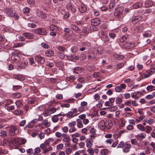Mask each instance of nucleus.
I'll return each mask as SVG.
<instances>
[{
    "label": "nucleus",
    "instance_id": "nucleus-1",
    "mask_svg": "<svg viewBox=\"0 0 155 155\" xmlns=\"http://www.w3.org/2000/svg\"><path fill=\"white\" fill-rule=\"evenodd\" d=\"M86 146L89 148L87 150V152L89 153V155H94V153H95L96 154H97L99 152V149L97 148L94 149L91 148L92 143L90 140H86Z\"/></svg>",
    "mask_w": 155,
    "mask_h": 155
},
{
    "label": "nucleus",
    "instance_id": "nucleus-2",
    "mask_svg": "<svg viewBox=\"0 0 155 155\" xmlns=\"http://www.w3.org/2000/svg\"><path fill=\"white\" fill-rule=\"evenodd\" d=\"M4 10L5 12L7 15L12 17L18 20V19L19 16L17 14L14 13L12 8L7 7L5 8Z\"/></svg>",
    "mask_w": 155,
    "mask_h": 155
},
{
    "label": "nucleus",
    "instance_id": "nucleus-3",
    "mask_svg": "<svg viewBox=\"0 0 155 155\" xmlns=\"http://www.w3.org/2000/svg\"><path fill=\"white\" fill-rule=\"evenodd\" d=\"M34 32L36 34L42 35H45L47 33L46 30L45 29L42 28L36 29L34 30Z\"/></svg>",
    "mask_w": 155,
    "mask_h": 155
},
{
    "label": "nucleus",
    "instance_id": "nucleus-4",
    "mask_svg": "<svg viewBox=\"0 0 155 155\" xmlns=\"http://www.w3.org/2000/svg\"><path fill=\"white\" fill-rule=\"evenodd\" d=\"M101 21L100 19L97 18L92 19L91 20V23L92 25L96 26L99 25L101 23Z\"/></svg>",
    "mask_w": 155,
    "mask_h": 155
},
{
    "label": "nucleus",
    "instance_id": "nucleus-5",
    "mask_svg": "<svg viewBox=\"0 0 155 155\" xmlns=\"http://www.w3.org/2000/svg\"><path fill=\"white\" fill-rule=\"evenodd\" d=\"M123 12V9L122 7L117 8L114 12V15L115 16H119L121 15Z\"/></svg>",
    "mask_w": 155,
    "mask_h": 155
},
{
    "label": "nucleus",
    "instance_id": "nucleus-6",
    "mask_svg": "<svg viewBox=\"0 0 155 155\" xmlns=\"http://www.w3.org/2000/svg\"><path fill=\"white\" fill-rule=\"evenodd\" d=\"M126 86L124 84H121L120 86H117L115 87V90L116 92H121L123 89L126 88Z\"/></svg>",
    "mask_w": 155,
    "mask_h": 155
},
{
    "label": "nucleus",
    "instance_id": "nucleus-7",
    "mask_svg": "<svg viewBox=\"0 0 155 155\" xmlns=\"http://www.w3.org/2000/svg\"><path fill=\"white\" fill-rule=\"evenodd\" d=\"M9 134L11 136H13L15 135V131L17 130V128L16 127L13 126L10 127Z\"/></svg>",
    "mask_w": 155,
    "mask_h": 155
},
{
    "label": "nucleus",
    "instance_id": "nucleus-8",
    "mask_svg": "<svg viewBox=\"0 0 155 155\" xmlns=\"http://www.w3.org/2000/svg\"><path fill=\"white\" fill-rule=\"evenodd\" d=\"M131 147V144H127L126 143L124 147V148L123 149V151L125 153L128 152L130 150Z\"/></svg>",
    "mask_w": 155,
    "mask_h": 155
},
{
    "label": "nucleus",
    "instance_id": "nucleus-9",
    "mask_svg": "<svg viewBox=\"0 0 155 155\" xmlns=\"http://www.w3.org/2000/svg\"><path fill=\"white\" fill-rule=\"evenodd\" d=\"M11 60L15 62H17L19 61L20 58L17 54H12L11 57Z\"/></svg>",
    "mask_w": 155,
    "mask_h": 155
},
{
    "label": "nucleus",
    "instance_id": "nucleus-10",
    "mask_svg": "<svg viewBox=\"0 0 155 155\" xmlns=\"http://www.w3.org/2000/svg\"><path fill=\"white\" fill-rule=\"evenodd\" d=\"M134 46V44L131 42H125L124 45V48L127 49H130L133 48Z\"/></svg>",
    "mask_w": 155,
    "mask_h": 155
},
{
    "label": "nucleus",
    "instance_id": "nucleus-11",
    "mask_svg": "<svg viewBox=\"0 0 155 155\" xmlns=\"http://www.w3.org/2000/svg\"><path fill=\"white\" fill-rule=\"evenodd\" d=\"M35 60L40 64H43L45 61L44 58L40 55H37L35 57Z\"/></svg>",
    "mask_w": 155,
    "mask_h": 155
},
{
    "label": "nucleus",
    "instance_id": "nucleus-12",
    "mask_svg": "<svg viewBox=\"0 0 155 155\" xmlns=\"http://www.w3.org/2000/svg\"><path fill=\"white\" fill-rule=\"evenodd\" d=\"M135 136L137 140H142L145 137L146 134L145 133H141L140 134L135 135Z\"/></svg>",
    "mask_w": 155,
    "mask_h": 155
},
{
    "label": "nucleus",
    "instance_id": "nucleus-13",
    "mask_svg": "<svg viewBox=\"0 0 155 155\" xmlns=\"http://www.w3.org/2000/svg\"><path fill=\"white\" fill-rule=\"evenodd\" d=\"M23 36L28 39H32L34 37V35L32 34L28 33H25L23 34Z\"/></svg>",
    "mask_w": 155,
    "mask_h": 155
},
{
    "label": "nucleus",
    "instance_id": "nucleus-14",
    "mask_svg": "<svg viewBox=\"0 0 155 155\" xmlns=\"http://www.w3.org/2000/svg\"><path fill=\"white\" fill-rule=\"evenodd\" d=\"M141 18L140 16H136L133 18L132 22L134 24H135L140 20Z\"/></svg>",
    "mask_w": 155,
    "mask_h": 155
},
{
    "label": "nucleus",
    "instance_id": "nucleus-15",
    "mask_svg": "<svg viewBox=\"0 0 155 155\" xmlns=\"http://www.w3.org/2000/svg\"><path fill=\"white\" fill-rule=\"evenodd\" d=\"M76 122L77 123V126L78 128H81L83 127V125L81 120L80 119H77L76 120Z\"/></svg>",
    "mask_w": 155,
    "mask_h": 155
},
{
    "label": "nucleus",
    "instance_id": "nucleus-16",
    "mask_svg": "<svg viewBox=\"0 0 155 155\" xmlns=\"http://www.w3.org/2000/svg\"><path fill=\"white\" fill-rule=\"evenodd\" d=\"M79 10L81 13H84L87 10V8L84 4H81L80 6Z\"/></svg>",
    "mask_w": 155,
    "mask_h": 155
},
{
    "label": "nucleus",
    "instance_id": "nucleus-17",
    "mask_svg": "<svg viewBox=\"0 0 155 155\" xmlns=\"http://www.w3.org/2000/svg\"><path fill=\"white\" fill-rule=\"evenodd\" d=\"M13 76L15 79L20 81H23L25 79V77L21 75L15 74Z\"/></svg>",
    "mask_w": 155,
    "mask_h": 155
},
{
    "label": "nucleus",
    "instance_id": "nucleus-18",
    "mask_svg": "<svg viewBox=\"0 0 155 155\" xmlns=\"http://www.w3.org/2000/svg\"><path fill=\"white\" fill-rule=\"evenodd\" d=\"M71 28L76 32L79 33L80 32V30L79 29V28L74 25H71Z\"/></svg>",
    "mask_w": 155,
    "mask_h": 155
},
{
    "label": "nucleus",
    "instance_id": "nucleus-19",
    "mask_svg": "<svg viewBox=\"0 0 155 155\" xmlns=\"http://www.w3.org/2000/svg\"><path fill=\"white\" fill-rule=\"evenodd\" d=\"M13 113L18 116L22 115L23 114V111L21 110L18 109L14 111Z\"/></svg>",
    "mask_w": 155,
    "mask_h": 155
},
{
    "label": "nucleus",
    "instance_id": "nucleus-20",
    "mask_svg": "<svg viewBox=\"0 0 155 155\" xmlns=\"http://www.w3.org/2000/svg\"><path fill=\"white\" fill-rule=\"evenodd\" d=\"M45 54L48 56H52L54 54V52L51 50H48L45 52Z\"/></svg>",
    "mask_w": 155,
    "mask_h": 155
},
{
    "label": "nucleus",
    "instance_id": "nucleus-21",
    "mask_svg": "<svg viewBox=\"0 0 155 155\" xmlns=\"http://www.w3.org/2000/svg\"><path fill=\"white\" fill-rule=\"evenodd\" d=\"M38 16L42 18L45 19L47 18L46 14L42 12H39L38 13Z\"/></svg>",
    "mask_w": 155,
    "mask_h": 155
},
{
    "label": "nucleus",
    "instance_id": "nucleus-22",
    "mask_svg": "<svg viewBox=\"0 0 155 155\" xmlns=\"http://www.w3.org/2000/svg\"><path fill=\"white\" fill-rule=\"evenodd\" d=\"M114 59L117 60H121L124 58V56L122 55H120L118 54H115L114 55Z\"/></svg>",
    "mask_w": 155,
    "mask_h": 155
},
{
    "label": "nucleus",
    "instance_id": "nucleus-23",
    "mask_svg": "<svg viewBox=\"0 0 155 155\" xmlns=\"http://www.w3.org/2000/svg\"><path fill=\"white\" fill-rule=\"evenodd\" d=\"M142 5V4L141 3L139 2L134 4L133 7L134 8L137 9L141 7Z\"/></svg>",
    "mask_w": 155,
    "mask_h": 155
},
{
    "label": "nucleus",
    "instance_id": "nucleus-24",
    "mask_svg": "<svg viewBox=\"0 0 155 155\" xmlns=\"http://www.w3.org/2000/svg\"><path fill=\"white\" fill-rule=\"evenodd\" d=\"M82 70L81 68L76 67L74 69V71L75 73L77 74H79L81 73Z\"/></svg>",
    "mask_w": 155,
    "mask_h": 155
},
{
    "label": "nucleus",
    "instance_id": "nucleus-25",
    "mask_svg": "<svg viewBox=\"0 0 155 155\" xmlns=\"http://www.w3.org/2000/svg\"><path fill=\"white\" fill-rule=\"evenodd\" d=\"M42 124L46 127H49L51 125L50 123L48 122V120H44L42 122Z\"/></svg>",
    "mask_w": 155,
    "mask_h": 155
},
{
    "label": "nucleus",
    "instance_id": "nucleus-26",
    "mask_svg": "<svg viewBox=\"0 0 155 155\" xmlns=\"http://www.w3.org/2000/svg\"><path fill=\"white\" fill-rule=\"evenodd\" d=\"M98 125L101 128L104 129L105 126L104 121L103 120H101L99 122Z\"/></svg>",
    "mask_w": 155,
    "mask_h": 155
},
{
    "label": "nucleus",
    "instance_id": "nucleus-27",
    "mask_svg": "<svg viewBox=\"0 0 155 155\" xmlns=\"http://www.w3.org/2000/svg\"><path fill=\"white\" fill-rule=\"evenodd\" d=\"M146 122L149 124L151 125L154 122V120L153 119L150 118L148 119H146Z\"/></svg>",
    "mask_w": 155,
    "mask_h": 155
},
{
    "label": "nucleus",
    "instance_id": "nucleus-28",
    "mask_svg": "<svg viewBox=\"0 0 155 155\" xmlns=\"http://www.w3.org/2000/svg\"><path fill=\"white\" fill-rule=\"evenodd\" d=\"M52 121L54 123H56L58 121L59 119L57 115H54L51 118Z\"/></svg>",
    "mask_w": 155,
    "mask_h": 155
},
{
    "label": "nucleus",
    "instance_id": "nucleus-29",
    "mask_svg": "<svg viewBox=\"0 0 155 155\" xmlns=\"http://www.w3.org/2000/svg\"><path fill=\"white\" fill-rule=\"evenodd\" d=\"M75 79V76L74 75L70 76L69 77H68L66 78L67 81H69L71 82H72Z\"/></svg>",
    "mask_w": 155,
    "mask_h": 155
},
{
    "label": "nucleus",
    "instance_id": "nucleus-30",
    "mask_svg": "<svg viewBox=\"0 0 155 155\" xmlns=\"http://www.w3.org/2000/svg\"><path fill=\"white\" fill-rule=\"evenodd\" d=\"M109 151L106 149H102L101 151V153L102 155H106L108 153Z\"/></svg>",
    "mask_w": 155,
    "mask_h": 155
},
{
    "label": "nucleus",
    "instance_id": "nucleus-31",
    "mask_svg": "<svg viewBox=\"0 0 155 155\" xmlns=\"http://www.w3.org/2000/svg\"><path fill=\"white\" fill-rule=\"evenodd\" d=\"M0 136L5 137H6L7 135V133L5 130H2L0 132Z\"/></svg>",
    "mask_w": 155,
    "mask_h": 155
},
{
    "label": "nucleus",
    "instance_id": "nucleus-32",
    "mask_svg": "<svg viewBox=\"0 0 155 155\" xmlns=\"http://www.w3.org/2000/svg\"><path fill=\"white\" fill-rule=\"evenodd\" d=\"M137 128L141 131H143L145 130V128L141 124H138L137 125Z\"/></svg>",
    "mask_w": 155,
    "mask_h": 155
},
{
    "label": "nucleus",
    "instance_id": "nucleus-33",
    "mask_svg": "<svg viewBox=\"0 0 155 155\" xmlns=\"http://www.w3.org/2000/svg\"><path fill=\"white\" fill-rule=\"evenodd\" d=\"M128 37V36L127 35H123L120 38V41L121 42H123L127 39Z\"/></svg>",
    "mask_w": 155,
    "mask_h": 155
},
{
    "label": "nucleus",
    "instance_id": "nucleus-34",
    "mask_svg": "<svg viewBox=\"0 0 155 155\" xmlns=\"http://www.w3.org/2000/svg\"><path fill=\"white\" fill-rule=\"evenodd\" d=\"M72 111H69L67 114V116L70 118H72L75 117V115H74Z\"/></svg>",
    "mask_w": 155,
    "mask_h": 155
},
{
    "label": "nucleus",
    "instance_id": "nucleus-35",
    "mask_svg": "<svg viewBox=\"0 0 155 155\" xmlns=\"http://www.w3.org/2000/svg\"><path fill=\"white\" fill-rule=\"evenodd\" d=\"M11 141L12 143L15 146L16 145H17L18 144V139L15 138H13V139H12L11 140Z\"/></svg>",
    "mask_w": 155,
    "mask_h": 155
},
{
    "label": "nucleus",
    "instance_id": "nucleus-36",
    "mask_svg": "<svg viewBox=\"0 0 155 155\" xmlns=\"http://www.w3.org/2000/svg\"><path fill=\"white\" fill-rule=\"evenodd\" d=\"M50 28L52 31H58V29L57 27L54 25H51L50 26Z\"/></svg>",
    "mask_w": 155,
    "mask_h": 155
},
{
    "label": "nucleus",
    "instance_id": "nucleus-37",
    "mask_svg": "<svg viewBox=\"0 0 155 155\" xmlns=\"http://www.w3.org/2000/svg\"><path fill=\"white\" fill-rule=\"evenodd\" d=\"M58 55L61 59H63L65 58V55L64 54L61 52H59L58 53Z\"/></svg>",
    "mask_w": 155,
    "mask_h": 155
},
{
    "label": "nucleus",
    "instance_id": "nucleus-38",
    "mask_svg": "<svg viewBox=\"0 0 155 155\" xmlns=\"http://www.w3.org/2000/svg\"><path fill=\"white\" fill-rule=\"evenodd\" d=\"M52 148L51 147L46 149L43 152V153L45 154L52 150Z\"/></svg>",
    "mask_w": 155,
    "mask_h": 155
},
{
    "label": "nucleus",
    "instance_id": "nucleus-39",
    "mask_svg": "<svg viewBox=\"0 0 155 155\" xmlns=\"http://www.w3.org/2000/svg\"><path fill=\"white\" fill-rule=\"evenodd\" d=\"M76 124V122L75 121H72L70 122L68 124V126L71 127H74Z\"/></svg>",
    "mask_w": 155,
    "mask_h": 155
},
{
    "label": "nucleus",
    "instance_id": "nucleus-40",
    "mask_svg": "<svg viewBox=\"0 0 155 155\" xmlns=\"http://www.w3.org/2000/svg\"><path fill=\"white\" fill-rule=\"evenodd\" d=\"M145 128L146 130V132L148 134L150 133L152 129L151 127L149 126H147Z\"/></svg>",
    "mask_w": 155,
    "mask_h": 155
},
{
    "label": "nucleus",
    "instance_id": "nucleus-41",
    "mask_svg": "<svg viewBox=\"0 0 155 155\" xmlns=\"http://www.w3.org/2000/svg\"><path fill=\"white\" fill-rule=\"evenodd\" d=\"M146 72L147 73V74H143V75L144 76V78H147L150 77L151 75L152 74L150 72H149L148 71H147Z\"/></svg>",
    "mask_w": 155,
    "mask_h": 155
},
{
    "label": "nucleus",
    "instance_id": "nucleus-42",
    "mask_svg": "<svg viewBox=\"0 0 155 155\" xmlns=\"http://www.w3.org/2000/svg\"><path fill=\"white\" fill-rule=\"evenodd\" d=\"M65 152L67 155H69L72 152V150L71 148H68L65 150Z\"/></svg>",
    "mask_w": 155,
    "mask_h": 155
},
{
    "label": "nucleus",
    "instance_id": "nucleus-43",
    "mask_svg": "<svg viewBox=\"0 0 155 155\" xmlns=\"http://www.w3.org/2000/svg\"><path fill=\"white\" fill-rule=\"evenodd\" d=\"M122 99L119 97H117L116 100V102L117 104H119L122 102Z\"/></svg>",
    "mask_w": 155,
    "mask_h": 155
},
{
    "label": "nucleus",
    "instance_id": "nucleus-44",
    "mask_svg": "<svg viewBox=\"0 0 155 155\" xmlns=\"http://www.w3.org/2000/svg\"><path fill=\"white\" fill-rule=\"evenodd\" d=\"M21 86L20 85H13V89L14 90L16 91L17 90L21 88Z\"/></svg>",
    "mask_w": 155,
    "mask_h": 155
},
{
    "label": "nucleus",
    "instance_id": "nucleus-45",
    "mask_svg": "<svg viewBox=\"0 0 155 155\" xmlns=\"http://www.w3.org/2000/svg\"><path fill=\"white\" fill-rule=\"evenodd\" d=\"M41 45L43 48H44L48 49L49 48L50 46L46 44V43H42L41 44Z\"/></svg>",
    "mask_w": 155,
    "mask_h": 155
},
{
    "label": "nucleus",
    "instance_id": "nucleus-46",
    "mask_svg": "<svg viewBox=\"0 0 155 155\" xmlns=\"http://www.w3.org/2000/svg\"><path fill=\"white\" fill-rule=\"evenodd\" d=\"M125 145V143L123 141H121L119 144L117 146V148H122L124 147Z\"/></svg>",
    "mask_w": 155,
    "mask_h": 155
},
{
    "label": "nucleus",
    "instance_id": "nucleus-47",
    "mask_svg": "<svg viewBox=\"0 0 155 155\" xmlns=\"http://www.w3.org/2000/svg\"><path fill=\"white\" fill-rule=\"evenodd\" d=\"M58 49L60 51H62L64 52L66 51L65 48L63 47L59 46L58 47Z\"/></svg>",
    "mask_w": 155,
    "mask_h": 155
},
{
    "label": "nucleus",
    "instance_id": "nucleus-48",
    "mask_svg": "<svg viewBox=\"0 0 155 155\" xmlns=\"http://www.w3.org/2000/svg\"><path fill=\"white\" fill-rule=\"evenodd\" d=\"M64 147V145L62 143H60L57 146V149H62Z\"/></svg>",
    "mask_w": 155,
    "mask_h": 155
},
{
    "label": "nucleus",
    "instance_id": "nucleus-49",
    "mask_svg": "<svg viewBox=\"0 0 155 155\" xmlns=\"http://www.w3.org/2000/svg\"><path fill=\"white\" fill-rule=\"evenodd\" d=\"M154 87L152 85H149L147 87V90L148 91H151L154 90Z\"/></svg>",
    "mask_w": 155,
    "mask_h": 155
},
{
    "label": "nucleus",
    "instance_id": "nucleus-50",
    "mask_svg": "<svg viewBox=\"0 0 155 155\" xmlns=\"http://www.w3.org/2000/svg\"><path fill=\"white\" fill-rule=\"evenodd\" d=\"M63 141L65 142L69 143L70 142V139L68 137H65L63 138Z\"/></svg>",
    "mask_w": 155,
    "mask_h": 155
},
{
    "label": "nucleus",
    "instance_id": "nucleus-51",
    "mask_svg": "<svg viewBox=\"0 0 155 155\" xmlns=\"http://www.w3.org/2000/svg\"><path fill=\"white\" fill-rule=\"evenodd\" d=\"M69 8L71 10V11L74 13L76 11V8L73 5L71 6Z\"/></svg>",
    "mask_w": 155,
    "mask_h": 155
},
{
    "label": "nucleus",
    "instance_id": "nucleus-52",
    "mask_svg": "<svg viewBox=\"0 0 155 155\" xmlns=\"http://www.w3.org/2000/svg\"><path fill=\"white\" fill-rule=\"evenodd\" d=\"M15 104L17 106L19 107H21L22 106V103L20 101H16L15 102Z\"/></svg>",
    "mask_w": 155,
    "mask_h": 155
},
{
    "label": "nucleus",
    "instance_id": "nucleus-53",
    "mask_svg": "<svg viewBox=\"0 0 155 155\" xmlns=\"http://www.w3.org/2000/svg\"><path fill=\"white\" fill-rule=\"evenodd\" d=\"M117 107L116 106H114L109 108V110L110 111H114L117 109Z\"/></svg>",
    "mask_w": 155,
    "mask_h": 155
},
{
    "label": "nucleus",
    "instance_id": "nucleus-54",
    "mask_svg": "<svg viewBox=\"0 0 155 155\" xmlns=\"http://www.w3.org/2000/svg\"><path fill=\"white\" fill-rule=\"evenodd\" d=\"M41 151V149L39 147H38L35 149V153L37 154L39 153Z\"/></svg>",
    "mask_w": 155,
    "mask_h": 155
},
{
    "label": "nucleus",
    "instance_id": "nucleus-55",
    "mask_svg": "<svg viewBox=\"0 0 155 155\" xmlns=\"http://www.w3.org/2000/svg\"><path fill=\"white\" fill-rule=\"evenodd\" d=\"M76 128L74 127H71V128L69 130V131L70 133H73L76 130Z\"/></svg>",
    "mask_w": 155,
    "mask_h": 155
},
{
    "label": "nucleus",
    "instance_id": "nucleus-56",
    "mask_svg": "<svg viewBox=\"0 0 155 155\" xmlns=\"http://www.w3.org/2000/svg\"><path fill=\"white\" fill-rule=\"evenodd\" d=\"M124 66V64L122 63H120L117 64L116 66V68L119 69L121 68Z\"/></svg>",
    "mask_w": 155,
    "mask_h": 155
},
{
    "label": "nucleus",
    "instance_id": "nucleus-57",
    "mask_svg": "<svg viewBox=\"0 0 155 155\" xmlns=\"http://www.w3.org/2000/svg\"><path fill=\"white\" fill-rule=\"evenodd\" d=\"M40 147L41 149L44 150L47 148V146H46L44 143H42L40 145Z\"/></svg>",
    "mask_w": 155,
    "mask_h": 155
},
{
    "label": "nucleus",
    "instance_id": "nucleus-58",
    "mask_svg": "<svg viewBox=\"0 0 155 155\" xmlns=\"http://www.w3.org/2000/svg\"><path fill=\"white\" fill-rule=\"evenodd\" d=\"M62 131L64 132V133H66L68 132V128L67 127H63L62 128Z\"/></svg>",
    "mask_w": 155,
    "mask_h": 155
},
{
    "label": "nucleus",
    "instance_id": "nucleus-59",
    "mask_svg": "<svg viewBox=\"0 0 155 155\" xmlns=\"http://www.w3.org/2000/svg\"><path fill=\"white\" fill-rule=\"evenodd\" d=\"M114 142V140L112 139H110L107 140L106 141L105 143L107 144L109 143L110 144H111Z\"/></svg>",
    "mask_w": 155,
    "mask_h": 155
},
{
    "label": "nucleus",
    "instance_id": "nucleus-60",
    "mask_svg": "<svg viewBox=\"0 0 155 155\" xmlns=\"http://www.w3.org/2000/svg\"><path fill=\"white\" fill-rule=\"evenodd\" d=\"M14 96L16 98H19L21 97V94L20 93H16L13 94Z\"/></svg>",
    "mask_w": 155,
    "mask_h": 155
},
{
    "label": "nucleus",
    "instance_id": "nucleus-61",
    "mask_svg": "<svg viewBox=\"0 0 155 155\" xmlns=\"http://www.w3.org/2000/svg\"><path fill=\"white\" fill-rule=\"evenodd\" d=\"M51 132V129L49 128L46 129L44 131V133L47 135L49 134H50Z\"/></svg>",
    "mask_w": 155,
    "mask_h": 155
},
{
    "label": "nucleus",
    "instance_id": "nucleus-62",
    "mask_svg": "<svg viewBox=\"0 0 155 155\" xmlns=\"http://www.w3.org/2000/svg\"><path fill=\"white\" fill-rule=\"evenodd\" d=\"M55 135L58 138H60L62 136V134L59 132H56L55 133Z\"/></svg>",
    "mask_w": 155,
    "mask_h": 155
},
{
    "label": "nucleus",
    "instance_id": "nucleus-63",
    "mask_svg": "<svg viewBox=\"0 0 155 155\" xmlns=\"http://www.w3.org/2000/svg\"><path fill=\"white\" fill-rule=\"evenodd\" d=\"M115 5L114 2L112 1V2H111L109 5L110 9H111L112 8H113V7L115 6Z\"/></svg>",
    "mask_w": 155,
    "mask_h": 155
},
{
    "label": "nucleus",
    "instance_id": "nucleus-64",
    "mask_svg": "<svg viewBox=\"0 0 155 155\" xmlns=\"http://www.w3.org/2000/svg\"><path fill=\"white\" fill-rule=\"evenodd\" d=\"M23 12L25 13H27L29 12V9L28 8L25 7L23 10Z\"/></svg>",
    "mask_w": 155,
    "mask_h": 155
}]
</instances>
